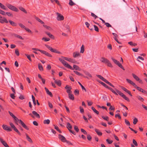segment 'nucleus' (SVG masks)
<instances>
[{
	"instance_id": "obj_1",
	"label": "nucleus",
	"mask_w": 147,
	"mask_h": 147,
	"mask_svg": "<svg viewBox=\"0 0 147 147\" xmlns=\"http://www.w3.org/2000/svg\"><path fill=\"white\" fill-rule=\"evenodd\" d=\"M100 84L104 86L105 88H107L111 90L113 93L117 95H118V94L120 96H122L124 99H125L128 102L130 101L129 99L123 93L119 91L116 88H115V91L112 89L111 88L109 87L107 85L103 82H101Z\"/></svg>"
},
{
	"instance_id": "obj_2",
	"label": "nucleus",
	"mask_w": 147,
	"mask_h": 147,
	"mask_svg": "<svg viewBox=\"0 0 147 147\" xmlns=\"http://www.w3.org/2000/svg\"><path fill=\"white\" fill-rule=\"evenodd\" d=\"M96 76L97 77H98L101 80H102L103 81L107 84H109L110 86H111L113 88L114 87V86L112 84H111L109 81H108L106 79L104 78L101 76L99 75H96Z\"/></svg>"
},
{
	"instance_id": "obj_3",
	"label": "nucleus",
	"mask_w": 147,
	"mask_h": 147,
	"mask_svg": "<svg viewBox=\"0 0 147 147\" xmlns=\"http://www.w3.org/2000/svg\"><path fill=\"white\" fill-rule=\"evenodd\" d=\"M96 76L97 77H98L101 80H102L103 81L107 84H109L110 86H111L113 88L114 87V86L112 84H111L109 81H108L106 79L104 78L101 76L99 75H96Z\"/></svg>"
},
{
	"instance_id": "obj_4",
	"label": "nucleus",
	"mask_w": 147,
	"mask_h": 147,
	"mask_svg": "<svg viewBox=\"0 0 147 147\" xmlns=\"http://www.w3.org/2000/svg\"><path fill=\"white\" fill-rule=\"evenodd\" d=\"M45 46L47 48L49 49L51 52L57 53L58 54H61L60 52L57 50L51 47H50L49 45L45 44Z\"/></svg>"
},
{
	"instance_id": "obj_5",
	"label": "nucleus",
	"mask_w": 147,
	"mask_h": 147,
	"mask_svg": "<svg viewBox=\"0 0 147 147\" xmlns=\"http://www.w3.org/2000/svg\"><path fill=\"white\" fill-rule=\"evenodd\" d=\"M111 59L115 64L117 65L119 67L122 69L123 70H125L124 68L119 61L115 59L113 57H111Z\"/></svg>"
},
{
	"instance_id": "obj_6",
	"label": "nucleus",
	"mask_w": 147,
	"mask_h": 147,
	"mask_svg": "<svg viewBox=\"0 0 147 147\" xmlns=\"http://www.w3.org/2000/svg\"><path fill=\"white\" fill-rule=\"evenodd\" d=\"M7 6L9 9L13 11L18 12L19 11L18 9L16 7L9 3L7 4Z\"/></svg>"
},
{
	"instance_id": "obj_7",
	"label": "nucleus",
	"mask_w": 147,
	"mask_h": 147,
	"mask_svg": "<svg viewBox=\"0 0 147 147\" xmlns=\"http://www.w3.org/2000/svg\"><path fill=\"white\" fill-rule=\"evenodd\" d=\"M67 127L71 133H72L74 135H76V133L70 129L72 128V126L69 122H68L67 123Z\"/></svg>"
},
{
	"instance_id": "obj_8",
	"label": "nucleus",
	"mask_w": 147,
	"mask_h": 147,
	"mask_svg": "<svg viewBox=\"0 0 147 147\" xmlns=\"http://www.w3.org/2000/svg\"><path fill=\"white\" fill-rule=\"evenodd\" d=\"M61 63L65 67L68 68H69V69L71 70H74V68H73V67L71 66H70L68 63H67L64 60L63 62H62Z\"/></svg>"
},
{
	"instance_id": "obj_9",
	"label": "nucleus",
	"mask_w": 147,
	"mask_h": 147,
	"mask_svg": "<svg viewBox=\"0 0 147 147\" xmlns=\"http://www.w3.org/2000/svg\"><path fill=\"white\" fill-rule=\"evenodd\" d=\"M65 88L67 90L66 92L68 94H71L72 91L71 90L72 89L71 86L68 85H67L65 87Z\"/></svg>"
},
{
	"instance_id": "obj_10",
	"label": "nucleus",
	"mask_w": 147,
	"mask_h": 147,
	"mask_svg": "<svg viewBox=\"0 0 147 147\" xmlns=\"http://www.w3.org/2000/svg\"><path fill=\"white\" fill-rule=\"evenodd\" d=\"M57 19L58 21L63 20L64 19V17L63 15H61L59 13H57Z\"/></svg>"
},
{
	"instance_id": "obj_11",
	"label": "nucleus",
	"mask_w": 147,
	"mask_h": 147,
	"mask_svg": "<svg viewBox=\"0 0 147 147\" xmlns=\"http://www.w3.org/2000/svg\"><path fill=\"white\" fill-rule=\"evenodd\" d=\"M132 74L134 78L135 79L136 81H138L140 83H142V81L139 78L138 76L134 74Z\"/></svg>"
},
{
	"instance_id": "obj_12",
	"label": "nucleus",
	"mask_w": 147,
	"mask_h": 147,
	"mask_svg": "<svg viewBox=\"0 0 147 147\" xmlns=\"http://www.w3.org/2000/svg\"><path fill=\"white\" fill-rule=\"evenodd\" d=\"M2 127L4 130L8 131H11L12 130V129L10 127L7 126V125H3Z\"/></svg>"
},
{
	"instance_id": "obj_13",
	"label": "nucleus",
	"mask_w": 147,
	"mask_h": 147,
	"mask_svg": "<svg viewBox=\"0 0 147 147\" xmlns=\"http://www.w3.org/2000/svg\"><path fill=\"white\" fill-rule=\"evenodd\" d=\"M59 139L63 142H65L66 141V139L65 138L63 135L59 134L58 135Z\"/></svg>"
},
{
	"instance_id": "obj_14",
	"label": "nucleus",
	"mask_w": 147,
	"mask_h": 147,
	"mask_svg": "<svg viewBox=\"0 0 147 147\" xmlns=\"http://www.w3.org/2000/svg\"><path fill=\"white\" fill-rule=\"evenodd\" d=\"M19 123L21 124L22 126L25 129L27 130H29V128L20 119V122Z\"/></svg>"
},
{
	"instance_id": "obj_15",
	"label": "nucleus",
	"mask_w": 147,
	"mask_h": 147,
	"mask_svg": "<svg viewBox=\"0 0 147 147\" xmlns=\"http://www.w3.org/2000/svg\"><path fill=\"white\" fill-rule=\"evenodd\" d=\"M120 87L121 89H122L125 92H126L130 96H132L131 94V92L127 90L123 86H120Z\"/></svg>"
},
{
	"instance_id": "obj_16",
	"label": "nucleus",
	"mask_w": 147,
	"mask_h": 147,
	"mask_svg": "<svg viewBox=\"0 0 147 147\" xmlns=\"http://www.w3.org/2000/svg\"><path fill=\"white\" fill-rule=\"evenodd\" d=\"M135 87L136 88V89L138 90L139 91H140L141 92H142V93H144V94H145L146 93V92L143 89H142L141 88H140V87H139L137 85H136V86H135Z\"/></svg>"
},
{
	"instance_id": "obj_17",
	"label": "nucleus",
	"mask_w": 147,
	"mask_h": 147,
	"mask_svg": "<svg viewBox=\"0 0 147 147\" xmlns=\"http://www.w3.org/2000/svg\"><path fill=\"white\" fill-rule=\"evenodd\" d=\"M40 52L49 57H52V56L51 54L44 50L40 51Z\"/></svg>"
},
{
	"instance_id": "obj_18",
	"label": "nucleus",
	"mask_w": 147,
	"mask_h": 147,
	"mask_svg": "<svg viewBox=\"0 0 147 147\" xmlns=\"http://www.w3.org/2000/svg\"><path fill=\"white\" fill-rule=\"evenodd\" d=\"M0 18V22L1 23H7L8 22V21H7V19L5 17L3 18Z\"/></svg>"
},
{
	"instance_id": "obj_19",
	"label": "nucleus",
	"mask_w": 147,
	"mask_h": 147,
	"mask_svg": "<svg viewBox=\"0 0 147 147\" xmlns=\"http://www.w3.org/2000/svg\"><path fill=\"white\" fill-rule=\"evenodd\" d=\"M112 34L114 36V38L115 40V41L119 44H121V43L120 42H119V41L117 38V37H118L117 34L116 33H112Z\"/></svg>"
},
{
	"instance_id": "obj_20",
	"label": "nucleus",
	"mask_w": 147,
	"mask_h": 147,
	"mask_svg": "<svg viewBox=\"0 0 147 147\" xmlns=\"http://www.w3.org/2000/svg\"><path fill=\"white\" fill-rule=\"evenodd\" d=\"M126 80L127 82L128 83L131 84L134 87L136 86V85L135 83H134L133 81H131V80H130L129 79H126Z\"/></svg>"
},
{
	"instance_id": "obj_21",
	"label": "nucleus",
	"mask_w": 147,
	"mask_h": 147,
	"mask_svg": "<svg viewBox=\"0 0 147 147\" xmlns=\"http://www.w3.org/2000/svg\"><path fill=\"white\" fill-rule=\"evenodd\" d=\"M45 89L46 92L51 97H52L53 96L52 93L49 91V90L46 87L45 88Z\"/></svg>"
},
{
	"instance_id": "obj_22",
	"label": "nucleus",
	"mask_w": 147,
	"mask_h": 147,
	"mask_svg": "<svg viewBox=\"0 0 147 147\" xmlns=\"http://www.w3.org/2000/svg\"><path fill=\"white\" fill-rule=\"evenodd\" d=\"M0 141L2 144L5 147H6L8 146V145L5 142V141H4L1 138H0Z\"/></svg>"
},
{
	"instance_id": "obj_23",
	"label": "nucleus",
	"mask_w": 147,
	"mask_h": 147,
	"mask_svg": "<svg viewBox=\"0 0 147 147\" xmlns=\"http://www.w3.org/2000/svg\"><path fill=\"white\" fill-rule=\"evenodd\" d=\"M9 22L10 23V24L13 26L16 27L17 26V24L13 21L9 20Z\"/></svg>"
},
{
	"instance_id": "obj_24",
	"label": "nucleus",
	"mask_w": 147,
	"mask_h": 147,
	"mask_svg": "<svg viewBox=\"0 0 147 147\" xmlns=\"http://www.w3.org/2000/svg\"><path fill=\"white\" fill-rule=\"evenodd\" d=\"M45 33L47 34L49 37H50L52 39H54V37L53 35L52 34H51L50 33L47 32H45Z\"/></svg>"
},
{
	"instance_id": "obj_25",
	"label": "nucleus",
	"mask_w": 147,
	"mask_h": 147,
	"mask_svg": "<svg viewBox=\"0 0 147 147\" xmlns=\"http://www.w3.org/2000/svg\"><path fill=\"white\" fill-rule=\"evenodd\" d=\"M32 113L34 115L35 117L38 118H40V117L39 115L35 111H32Z\"/></svg>"
},
{
	"instance_id": "obj_26",
	"label": "nucleus",
	"mask_w": 147,
	"mask_h": 147,
	"mask_svg": "<svg viewBox=\"0 0 147 147\" xmlns=\"http://www.w3.org/2000/svg\"><path fill=\"white\" fill-rule=\"evenodd\" d=\"M101 62L105 63H107L109 62V60L104 57L101 58Z\"/></svg>"
},
{
	"instance_id": "obj_27",
	"label": "nucleus",
	"mask_w": 147,
	"mask_h": 147,
	"mask_svg": "<svg viewBox=\"0 0 147 147\" xmlns=\"http://www.w3.org/2000/svg\"><path fill=\"white\" fill-rule=\"evenodd\" d=\"M80 54L79 53L76 52H74L73 53V57L74 58H76L78 56H80Z\"/></svg>"
},
{
	"instance_id": "obj_28",
	"label": "nucleus",
	"mask_w": 147,
	"mask_h": 147,
	"mask_svg": "<svg viewBox=\"0 0 147 147\" xmlns=\"http://www.w3.org/2000/svg\"><path fill=\"white\" fill-rule=\"evenodd\" d=\"M68 97L70 99L73 100H74V97L73 94H69Z\"/></svg>"
},
{
	"instance_id": "obj_29",
	"label": "nucleus",
	"mask_w": 147,
	"mask_h": 147,
	"mask_svg": "<svg viewBox=\"0 0 147 147\" xmlns=\"http://www.w3.org/2000/svg\"><path fill=\"white\" fill-rule=\"evenodd\" d=\"M74 69L76 70H77L78 71H80L81 69L77 65H73Z\"/></svg>"
},
{
	"instance_id": "obj_30",
	"label": "nucleus",
	"mask_w": 147,
	"mask_h": 147,
	"mask_svg": "<svg viewBox=\"0 0 147 147\" xmlns=\"http://www.w3.org/2000/svg\"><path fill=\"white\" fill-rule=\"evenodd\" d=\"M26 138L27 140L30 142L32 143V141L31 138L27 134H26Z\"/></svg>"
},
{
	"instance_id": "obj_31",
	"label": "nucleus",
	"mask_w": 147,
	"mask_h": 147,
	"mask_svg": "<svg viewBox=\"0 0 147 147\" xmlns=\"http://www.w3.org/2000/svg\"><path fill=\"white\" fill-rule=\"evenodd\" d=\"M55 82L56 84L59 86H60L61 84V82L60 80H55Z\"/></svg>"
},
{
	"instance_id": "obj_32",
	"label": "nucleus",
	"mask_w": 147,
	"mask_h": 147,
	"mask_svg": "<svg viewBox=\"0 0 147 147\" xmlns=\"http://www.w3.org/2000/svg\"><path fill=\"white\" fill-rule=\"evenodd\" d=\"M19 8L20 10L25 13H27V12L22 7L20 6L19 7Z\"/></svg>"
},
{
	"instance_id": "obj_33",
	"label": "nucleus",
	"mask_w": 147,
	"mask_h": 147,
	"mask_svg": "<svg viewBox=\"0 0 147 147\" xmlns=\"http://www.w3.org/2000/svg\"><path fill=\"white\" fill-rule=\"evenodd\" d=\"M95 131L96 133L99 136H101L102 135V133L99 131V130L96 129H95Z\"/></svg>"
},
{
	"instance_id": "obj_34",
	"label": "nucleus",
	"mask_w": 147,
	"mask_h": 147,
	"mask_svg": "<svg viewBox=\"0 0 147 147\" xmlns=\"http://www.w3.org/2000/svg\"><path fill=\"white\" fill-rule=\"evenodd\" d=\"M84 72L86 75L88 76V77L90 78L92 77V76L88 72H87L85 71H84Z\"/></svg>"
},
{
	"instance_id": "obj_35",
	"label": "nucleus",
	"mask_w": 147,
	"mask_h": 147,
	"mask_svg": "<svg viewBox=\"0 0 147 147\" xmlns=\"http://www.w3.org/2000/svg\"><path fill=\"white\" fill-rule=\"evenodd\" d=\"M84 51V46L82 45L81 47V50L80 53H83Z\"/></svg>"
},
{
	"instance_id": "obj_36",
	"label": "nucleus",
	"mask_w": 147,
	"mask_h": 147,
	"mask_svg": "<svg viewBox=\"0 0 147 147\" xmlns=\"http://www.w3.org/2000/svg\"><path fill=\"white\" fill-rule=\"evenodd\" d=\"M38 69L42 71L43 70V67L41 63H39L38 65Z\"/></svg>"
},
{
	"instance_id": "obj_37",
	"label": "nucleus",
	"mask_w": 147,
	"mask_h": 147,
	"mask_svg": "<svg viewBox=\"0 0 147 147\" xmlns=\"http://www.w3.org/2000/svg\"><path fill=\"white\" fill-rule=\"evenodd\" d=\"M91 109L93 111L94 113H96L98 115L99 114V112L96 110L94 107H92Z\"/></svg>"
},
{
	"instance_id": "obj_38",
	"label": "nucleus",
	"mask_w": 147,
	"mask_h": 147,
	"mask_svg": "<svg viewBox=\"0 0 147 147\" xmlns=\"http://www.w3.org/2000/svg\"><path fill=\"white\" fill-rule=\"evenodd\" d=\"M137 98L141 102H143L144 101V99L142 98L141 96H136Z\"/></svg>"
},
{
	"instance_id": "obj_39",
	"label": "nucleus",
	"mask_w": 147,
	"mask_h": 147,
	"mask_svg": "<svg viewBox=\"0 0 147 147\" xmlns=\"http://www.w3.org/2000/svg\"><path fill=\"white\" fill-rule=\"evenodd\" d=\"M13 118L14 119V121L15 123L17 124H18L17 122L18 121L20 122V120H19L16 116L14 117Z\"/></svg>"
},
{
	"instance_id": "obj_40",
	"label": "nucleus",
	"mask_w": 147,
	"mask_h": 147,
	"mask_svg": "<svg viewBox=\"0 0 147 147\" xmlns=\"http://www.w3.org/2000/svg\"><path fill=\"white\" fill-rule=\"evenodd\" d=\"M50 123V121L49 119H47L43 121V123L45 124H49Z\"/></svg>"
},
{
	"instance_id": "obj_41",
	"label": "nucleus",
	"mask_w": 147,
	"mask_h": 147,
	"mask_svg": "<svg viewBox=\"0 0 147 147\" xmlns=\"http://www.w3.org/2000/svg\"><path fill=\"white\" fill-rule=\"evenodd\" d=\"M74 93L76 95L78 96L79 94V90L77 89L75 90Z\"/></svg>"
},
{
	"instance_id": "obj_42",
	"label": "nucleus",
	"mask_w": 147,
	"mask_h": 147,
	"mask_svg": "<svg viewBox=\"0 0 147 147\" xmlns=\"http://www.w3.org/2000/svg\"><path fill=\"white\" fill-rule=\"evenodd\" d=\"M78 83L81 86V87L82 89V90H84L85 91V92H86V89L84 88V87L81 84V83L79 82H78Z\"/></svg>"
},
{
	"instance_id": "obj_43",
	"label": "nucleus",
	"mask_w": 147,
	"mask_h": 147,
	"mask_svg": "<svg viewBox=\"0 0 147 147\" xmlns=\"http://www.w3.org/2000/svg\"><path fill=\"white\" fill-rule=\"evenodd\" d=\"M74 72L77 75L79 76H83V75L82 74H81L80 72H78V71H74Z\"/></svg>"
},
{
	"instance_id": "obj_44",
	"label": "nucleus",
	"mask_w": 147,
	"mask_h": 147,
	"mask_svg": "<svg viewBox=\"0 0 147 147\" xmlns=\"http://www.w3.org/2000/svg\"><path fill=\"white\" fill-rule=\"evenodd\" d=\"M13 129L16 132L18 135H21V134L20 133V132L19 131L16 127H15Z\"/></svg>"
},
{
	"instance_id": "obj_45",
	"label": "nucleus",
	"mask_w": 147,
	"mask_h": 147,
	"mask_svg": "<svg viewBox=\"0 0 147 147\" xmlns=\"http://www.w3.org/2000/svg\"><path fill=\"white\" fill-rule=\"evenodd\" d=\"M14 36H15V37H16L19 38H20V39H22V40H23L24 39L23 38H22V37L20 35H19L18 34H14Z\"/></svg>"
},
{
	"instance_id": "obj_46",
	"label": "nucleus",
	"mask_w": 147,
	"mask_h": 147,
	"mask_svg": "<svg viewBox=\"0 0 147 147\" xmlns=\"http://www.w3.org/2000/svg\"><path fill=\"white\" fill-rule=\"evenodd\" d=\"M43 26L47 29L49 30H52V28L50 26H47L46 25H44Z\"/></svg>"
},
{
	"instance_id": "obj_47",
	"label": "nucleus",
	"mask_w": 147,
	"mask_h": 147,
	"mask_svg": "<svg viewBox=\"0 0 147 147\" xmlns=\"http://www.w3.org/2000/svg\"><path fill=\"white\" fill-rule=\"evenodd\" d=\"M102 119H103L104 120H106V121H108L109 120V117L108 116H106V117H105L104 116H102Z\"/></svg>"
},
{
	"instance_id": "obj_48",
	"label": "nucleus",
	"mask_w": 147,
	"mask_h": 147,
	"mask_svg": "<svg viewBox=\"0 0 147 147\" xmlns=\"http://www.w3.org/2000/svg\"><path fill=\"white\" fill-rule=\"evenodd\" d=\"M42 40H44L45 42H47L49 41L50 39L49 38H46L45 37H43L42 39Z\"/></svg>"
},
{
	"instance_id": "obj_49",
	"label": "nucleus",
	"mask_w": 147,
	"mask_h": 147,
	"mask_svg": "<svg viewBox=\"0 0 147 147\" xmlns=\"http://www.w3.org/2000/svg\"><path fill=\"white\" fill-rule=\"evenodd\" d=\"M138 121L137 118L135 117L134 119L133 123L135 125L137 123Z\"/></svg>"
},
{
	"instance_id": "obj_50",
	"label": "nucleus",
	"mask_w": 147,
	"mask_h": 147,
	"mask_svg": "<svg viewBox=\"0 0 147 147\" xmlns=\"http://www.w3.org/2000/svg\"><path fill=\"white\" fill-rule=\"evenodd\" d=\"M55 126V129L57 131H58L59 133H62L61 131H60L58 127L57 126L54 125Z\"/></svg>"
},
{
	"instance_id": "obj_51",
	"label": "nucleus",
	"mask_w": 147,
	"mask_h": 147,
	"mask_svg": "<svg viewBox=\"0 0 147 147\" xmlns=\"http://www.w3.org/2000/svg\"><path fill=\"white\" fill-rule=\"evenodd\" d=\"M38 21V22L40 23L41 24H43L44 23V22L41 20L40 19L38 18L37 17H36L35 18Z\"/></svg>"
},
{
	"instance_id": "obj_52",
	"label": "nucleus",
	"mask_w": 147,
	"mask_h": 147,
	"mask_svg": "<svg viewBox=\"0 0 147 147\" xmlns=\"http://www.w3.org/2000/svg\"><path fill=\"white\" fill-rule=\"evenodd\" d=\"M18 25L22 28H24L25 29V28H26L25 26L21 23H19Z\"/></svg>"
},
{
	"instance_id": "obj_53",
	"label": "nucleus",
	"mask_w": 147,
	"mask_h": 147,
	"mask_svg": "<svg viewBox=\"0 0 147 147\" xmlns=\"http://www.w3.org/2000/svg\"><path fill=\"white\" fill-rule=\"evenodd\" d=\"M94 28L95 30L97 32H99V29H98V27L97 26L95 25H94Z\"/></svg>"
},
{
	"instance_id": "obj_54",
	"label": "nucleus",
	"mask_w": 147,
	"mask_h": 147,
	"mask_svg": "<svg viewBox=\"0 0 147 147\" xmlns=\"http://www.w3.org/2000/svg\"><path fill=\"white\" fill-rule=\"evenodd\" d=\"M69 5L72 6L75 5V3L73 2L72 0H69Z\"/></svg>"
},
{
	"instance_id": "obj_55",
	"label": "nucleus",
	"mask_w": 147,
	"mask_h": 147,
	"mask_svg": "<svg viewBox=\"0 0 147 147\" xmlns=\"http://www.w3.org/2000/svg\"><path fill=\"white\" fill-rule=\"evenodd\" d=\"M81 132L83 133L84 134L87 135V132L84 129H81Z\"/></svg>"
},
{
	"instance_id": "obj_56",
	"label": "nucleus",
	"mask_w": 147,
	"mask_h": 147,
	"mask_svg": "<svg viewBox=\"0 0 147 147\" xmlns=\"http://www.w3.org/2000/svg\"><path fill=\"white\" fill-rule=\"evenodd\" d=\"M125 123L127 125H129V126L130 125V123L128 121L126 120V119H125Z\"/></svg>"
},
{
	"instance_id": "obj_57",
	"label": "nucleus",
	"mask_w": 147,
	"mask_h": 147,
	"mask_svg": "<svg viewBox=\"0 0 147 147\" xmlns=\"http://www.w3.org/2000/svg\"><path fill=\"white\" fill-rule=\"evenodd\" d=\"M107 63V66H108L109 67H113V66H112V65L111 64V63H110V62L109 61V62Z\"/></svg>"
},
{
	"instance_id": "obj_58",
	"label": "nucleus",
	"mask_w": 147,
	"mask_h": 147,
	"mask_svg": "<svg viewBox=\"0 0 147 147\" xmlns=\"http://www.w3.org/2000/svg\"><path fill=\"white\" fill-rule=\"evenodd\" d=\"M25 55L27 57V58L30 61H32V60L30 57V56L29 55H28L27 54H26Z\"/></svg>"
},
{
	"instance_id": "obj_59",
	"label": "nucleus",
	"mask_w": 147,
	"mask_h": 147,
	"mask_svg": "<svg viewBox=\"0 0 147 147\" xmlns=\"http://www.w3.org/2000/svg\"><path fill=\"white\" fill-rule=\"evenodd\" d=\"M115 118L118 117L119 119H121V116L119 114H116L115 115Z\"/></svg>"
},
{
	"instance_id": "obj_60",
	"label": "nucleus",
	"mask_w": 147,
	"mask_h": 147,
	"mask_svg": "<svg viewBox=\"0 0 147 147\" xmlns=\"http://www.w3.org/2000/svg\"><path fill=\"white\" fill-rule=\"evenodd\" d=\"M133 144L136 146H137L138 145V144L136 141L135 139H133Z\"/></svg>"
},
{
	"instance_id": "obj_61",
	"label": "nucleus",
	"mask_w": 147,
	"mask_h": 147,
	"mask_svg": "<svg viewBox=\"0 0 147 147\" xmlns=\"http://www.w3.org/2000/svg\"><path fill=\"white\" fill-rule=\"evenodd\" d=\"M74 130L77 132H78L79 131V129L78 128V126L75 125L74 126Z\"/></svg>"
},
{
	"instance_id": "obj_62",
	"label": "nucleus",
	"mask_w": 147,
	"mask_h": 147,
	"mask_svg": "<svg viewBox=\"0 0 147 147\" xmlns=\"http://www.w3.org/2000/svg\"><path fill=\"white\" fill-rule=\"evenodd\" d=\"M15 53L18 56L19 55V53L18 49H17L15 50Z\"/></svg>"
},
{
	"instance_id": "obj_63",
	"label": "nucleus",
	"mask_w": 147,
	"mask_h": 147,
	"mask_svg": "<svg viewBox=\"0 0 147 147\" xmlns=\"http://www.w3.org/2000/svg\"><path fill=\"white\" fill-rule=\"evenodd\" d=\"M87 138L88 140L89 141H90L92 139V137L89 134L87 135Z\"/></svg>"
},
{
	"instance_id": "obj_64",
	"label": "nucleus",
	"mask_w": 147,
	"mask_h": 147,
	"mask_svg": "<svg viewBox=\"0 0 147 147\" xmlns=\"http://www.w3.org/2000/svg\"><path fill=\"white\" fill-rule=\"evenodd\" d=\"M106 140L108 144H111L113 142V141L112 140H110L109 139H107Z\"/></svg>"
}]
</instances>
